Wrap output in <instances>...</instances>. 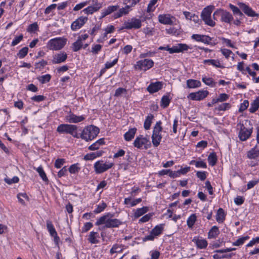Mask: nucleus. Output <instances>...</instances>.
<instances>
[{"instance_id":"obj_29","label":"nucleus","mask_w":259,"mask_h":259,"mask_svg":"<svg viewBox=\"0 0 259 259\" xmlns=\"http://www.w3.org/2000/svg\"><path fill=\"white\" fill-rule=\"evenodd\" d=\"M142 199L141 198L132 201V198L130 197L124 199V204L127 205L128 207H133L140 203Z\"/></svg>"},{"instance_id":"obj_11","label":"nucleus","mask_w":259,"mask_h":259,"mask_svg":"<svg viewBox=\"0 0 259 259\" xmlns=\"http://www.w3.org/2000/svg\"><path fill=\"white\" fill-rule=\"evenodd\" d=\"M113 165L112 162H104L103 160H98L94 163V167L96 174H102L111 168Z\"/></svg>"},{"instance_id":"obj_56","label":"nucleus","mask_w":259,"mask_h":259,"mask_svg":"<svg viewBox=\"0 0 259 259\" xmlns=\"http://www.w3.org/2000/svg\"><path fill=\"white\" fill-rule=\"evenodd\" d=\"M102 46L99 44H94L92 47L91 52L97 54L101 50Z\"/></svg>"},{"instance_id":"obj_43","label":"nucleus","mask_w":259,"mask_h":259,"mask_svg":"<svg viewBox=\"0 0 259 259\" xmlns=\"http://www.w3.org/2000/svg\"><path fill=\"white\" fill-rule=\"evenodd\" d=\"M80 169L79 164L76 163L71 165L69 168L68 171L71 174H76L79 172Z\"/></svg>"},{"instance_id":"obj_13","label":"nucleus","mask_w":259,"mask_h":259,"mask_svg":"<svg viewBox=\"0 0 259 259\" xmlns=\"http://www.w3.org/2000/svg\"><path fill=\"white\" fill-rule=\"evenodd\" d=\"M154 62L151 59H145L137 61L135 65L136 69L146 71L153 66Z\"/></svg>"},{"instance_id":"obj_27","label":"nucleus","mask_w":259,"mask_h":259,"mask_svg":"<svg viewBox=\"0 0 259 259\" xmlns=\"http://www.w3.org/2000/svg\"><path fill=\"white\" fill-rule=\"evenodd\" d=\"M99 234L98 232L91 231L89 236L88 240L91 244H97L99 243Z\"/></svg>"},{"instance_id":"obj_60","label":"nucleus","mask_w":259,"mask_h":259,"mask_svg":"<svg viewBox=\"0 0 259 259\" xmlns=\"http://www.w3.org/2000/svg\"><path fill=\"white\" fill-rule=\"evenodd\" d=\"M212 39L213 38L212 37H211L208 35H204L202 42H203L205 44H207V45H212V44L214 45L215 43L214 42L212 43Z\"/></svg>"},{"instance_id":"obj_10","label":"nucleus","mask_w":259,"mask_h":259,"mask_svg":"<svg viewBox=\"0 0 259 259\" xmlns=\"http://www.w3.org/2000/svg\"><path fill=\"white\" fill-rule=\"evenodd\" d=\"M133 145L138 149L147 150L151 147V142L149 139L140 135L136 137Z\"/></svg>"},{"instance_id":"obj_63","label":"nucleus","mask_w":259,"mask_h":259,"mask_svg":"<svg viewBox=\"0 0 259 259\" xmlns=\"http://www.w3.org/2000/svg\"><path fill=\"white\" fill-rule=\"evenodd\" d=\"M259 183V179L250 181L247 184V190L250 189Z\"/></svg>"},{"instance_id":"obj_55","label":"nucleus","mask_w":259,"mask_h":259,"mask_svg":"<svg viewBox=\"0 0 259 259\" xmlns=\"http://www.w3.org/2000/svg\"><path fill=\"white\" fill-rule=\"evenodd\" d=\"M93 227V224L91 222H87L84 223L83 226L81 228L82 233H85L89 231Z\"/></svg>"},{"instance_id":"obj_36","label":"nucleus","mask_w":259,"mask_h":259,"mask_svg":"<svg viewBox=\"0 0 259 259\" xmlns=\"http://www.w3.org/2000/svg\"><path fill=\"white\" fill-rule=\"evenodd\" d=\"M201 83L199 80L189 79L187 80V85L189 88H196L200 87Z\"/></svg>"},{"instance_id":"obj_20","label":"nucleus","mask_w":259,"mask_h":259,"mask_svg":"<svg viewBox=\"0 0 259 259\" xmlns=\"http://www.w3.org/2000/svg\"><path fill=\"white\" fill-rule=\"evenodd\" d=\"M67 54L65 52H60L54 54L52 56L51 63L53 64H61L66 61L67 59Z\"/></svg>"},{"instance_id":"obj_54","label":"nucleus","mask_w":259,"mask_h":259,"mask_svg":"<svg viewBox=\"0 0 259 259\" xmlns=\"http://www.w3.org/2000/svg\"><path fill=\"white\" fill-rule=\"evenodd\" d=\"M230 107L231 105L229 103H225L219 105L218 107L217 108V109L219 111H225L230 108Z\"/></svg>"},{"instance_id":"obj_4","label":"nucleus","mask_w":259,"mask_h":259,"mask_svg":"<svg viewBox=\"0 0 259 259\" xmlns=\"http://www.w3.org/2000/svg\"><path fill=\"white\" fill-rule=\"evenodd\" d=\"M100 129L94 125L86 126L83 128L80 134H78V138H81L86 142L94 140L99 134Z\"/></svg>"},{"instance_id":"obj_45","label":"nucleus","mask_w":259,"mask_h":259,"mask_svg":"<svg viewBox=\"0 0 259 259\" xmlns=\"http://www.w3.org/2000/svg\"><path fill=\"white\" fill-rule=\"evenodd\" d=\"M249 239L248 236H243L238 238L236 241L232 243V245L234 246H239L243 245L245 241Z\"/></svg>"},{"instance_id":"obj_22","label":"nucleus","mask_w":259,"mask_h":259,"mask_svg":"<svg viewBox=\"0 0 259 259\" xmlns=\"http://www.w3.org/2000/svg\"><path fill=\"white\" fill-rule=\"evenodd\" d=\"M192 242L195 244L197 248L199 249H205L208 245L207 240L200 237H194L192 239Z\"/></svg>"},{"instance_id":"obj_38","label":"nucleus","mask_w":259,"mask_h":259,"mask_svg":"<svg viewBox=\"0 0 259 259\" xmlns=\"http://www.w3.org/2000/svg\"><path fill=\"white\" fill-rule=\"evenodd\" d=\"M177 53H183L184 51H187L189 49H192V47L191 46H188L186 44H178L176 45Z\"/></svg>"},{"instance_id":"obj_17","label":"nucleus","mask_w":259,"mask_h":259,"mask_svg":"<svg viewBox=\"0 0 259 259\" xmlns=\"http://www.w3.org/2000/svg\"><path fill=\"white\" fill-rule=\"evenodd\" d=\"M89 37V35L87 33L81 34L77 37L76 40L74 42L71 47L73 52L79 51L83 46V42Z\"/></svg>"},{"instance_id":"obj_8","label":"nucleus","mask_w":259,"mask_h":259,"mask_svg":"<svg viewBox=\"0 0 259 259\" xmlns=\"http://www.w3.org/2000/svg\"><path fill=\"white\" fill-rule=\"evenodd\" d=\"M214 9L213 6H208L204 8L201 13V18L205 24L213 27L215 25V22L211 18V13Z\"/></svg>"},{"instance_id":"obj_48","label":"nucleus","mask_w":259,"mask_h":259,"mask_svg":"<svg viewBox=\"0 0 259 259\" xmlns=\"http://www.w3.org/2000/svg\"><path fill=\"white\" fill-rule=\"evenodd\" d=\"M17 198L19 202L22 205H25V201L24 199L29 200V197L25 193H19L17 195Z\"/></svg>"},{"instance_id":"obj_61","label":"nucleus","mask_w":259,"mask_h":259,"mask_svg":"<svg viewBox=\"0 0 259 259\" xmlns=\"http://www.w3.org/2000/svg\"><path fill=\"white\" fill-rule=\"evenodd\" d=\"M222 54L225 57L226 59H228L231 54H233L232 51L227 49H221Z\"/></svg>"},{"instance_id":"obj_5","label":"nucleus","mask_w":259,"mask_h":259,"mask_svg":"<svg viewBox=\"0 0 259 259\" xmlns=\"http://www.w3.org/2000/svg\"><path fill=\"white\" fill-rule=\"evenodd\" d=\"M77 126L75 124L63 123L59 125L56 131L60 134H70L73 137L78 138Z\"/></svg>"},{"instance_id":"obj_9","label":"nucleus","mask_w":259,"mask_h":259,"mask_svg":"<svg viewBox=\"0 0 259 259\" xmlns=\"http://www.w3.org/2000/svg\"><path fill=\"white\" fill-rule=\"evenodd\" d=\"M214 15H219L220 17V21L229 24H232L233 21V15L227 10L218 9L214 12Z\"/></svg>"},{"instance_id":"obj_15","label":"nucleus","mask_w":259,"mask_h":259,"mask_svg":"<svg viewBox=\"0 0 259 259\" xmlns=\"http://www.w3.org/2000/svg\"><path fill=\"white\" fill-rule=\"evenodd\" d=\"M229 6L230 9L232 11L234 15L235 16H238L239 17V18L236 17L235 20L233 19L232 23L236 26H240L241 23V20L244 16L243 13L237 7L233 5L232 4H230Z\"/></svg>"},{"instance_id":"obj_6","label":"nucleus","mask_w":259,"mask_h":259,"mask_svg":"<svg viewBox=\"0 0 259 259\" xmlns=\"http://www.w3.org/2000/svg\"><path fill=\"white\" fill-rule=\"evenodd\" d=\"M67 39L63 37H55L49 40L47 44L48 49L53 51H59L64 47Z\"/></svg>"},{"instance_id":"obj_47","label":"nucleus","mask_w":259,"mask_h":259,"mask_svg":"<svg viewBox=\"0 0 259 259\" xmlns=\"http://www.w3.org/2000/svg\"><path fill=\"white\" fill-rule=\"evenodd\" d=\"M38 25L37 23V22H34L32 24H30L27 28V31L29 33H35L36 31L38 30Z\"/></svg>"},{"instance_id":"obj_40","label":"nucleus","mask_w":259,"mask_h":259,"mask_svg":"<svg viewBox=\"0 0 259 259\" xmlns=\"http://www.w3.org/2000/svg\"><path fill=\"white\" fill-rule=\"evenodd\" d=\"M218 160L217 156L214 152L209 154L208 156V162L210 165L213 166L215 165Z\"/></svg>"},{"instance_id":"obj_7","label":"nucleus","mask_w":259,"mask_h":259,"mask_svg":"<svg viewBox=\"0 0 259 259\" xmlns=\"http://www.w3.org/2000/svg\"><path fill=\"white\" fill-rule=\"evenodd\" d=\"M161 124V121H157L153 129L151 136L152 142L153 145L156 147L160 144L162 139L161 132L162 127Z\"/></svg>"},{"instance_id":"obj_34","label":"nucleus","mask_w":259,"mask_h":259,"mask_svg":"<svg viewBox=\"0 0 259 259\" xmlns=\"http://www.w3.org/2000/svg\"><path fill=\"white\" fill-rule=\"evenodd\" d=\"M259 108V96L256 97L255 99L251 103L249 111L253 113L255 112Z\"/></svg>"},{"instance_id":"obj_1","label":"nucleus","mask_w":259,"mask_h":259,"mask_svg":"<svg viewBox=\"0 0 259 259\" xmlns=\"http://www.w3.org/2000/svg\"><path fill=\"white\" fill-rule=\"evenodd\" d=\"M141 0H123V3L126 5L125 7L120 8L118 5H110L102 10L101 16L99 18L102 19L113 13V18L116 19L121 17L123 15H127L130 12V9L135 6Z\"/></svg>"},{"instance_id":"obj_64","label":"nucleus","mask_w":259,"mask_h":259,"mask_svg":"<svg viewBox=\"0 0 259 259\" xmlns=\"http://www.w3.org/2000/svg\"><path fill=\"white\" fill-rule=\"evenodd\" d=\"M118 58H116L112 62H107L105 64V67L108 69L114 66L118 62Z\"/></svg>"},{"instance_id":"obj_62","label":"nucleus","mask_w":259,"mask_h":259,"mask_svg":"<svg viewBox=\"0 0 259 259\" xmlns=\"http://www.w3.org/2000/svg\"><path fill=\"white\" fill-rule=\"evenodd\" d=\"M127 91L125 89L122 88H119L115 91L114 94V97H118L120 96L122 94L126 93Z\"/></svg>"},{"instance_id":"obj_24","label":"nucleus","mask_w":259,"mask_h":259,"mask_svg":"<svg viewBox=\"0 0 259 259\" xmlns=\"http://www.w3.org/2000/svg\"><path fill=\"white\" fill-rule=\"evenodd\" d=\"M85 118L84 115L78 116L70 113L66 116V119L69 123H77L83 121Z\"/></svg>"},{"instance_id":"obj_30","label":"nucleus","mask_w":259,"mask_h":259,"mask_svg":"<svg viewBox=\"0 0 259 259\" xmlns=\"http://www.w3.org/2000/svg\"><path fill=\"white\" fill-rule=\"evenodd\" d=\"M226 215L224 209L222 208H219L216 214V221L219 223H223L225 220Z\"/></svg>"},{"instance_id":"obj_58","label":"nucleus","mask_w":259,"mask_h":259,"mask_svg":"<svg viewBox=\"0 0 259 259\" xmlns=\"http://www.w3.org/2000/svg\"><path fill=\"white\" fill-rule=\"evenodd\" d=\"M158 0H150L149 4L147 7V11L151 12L154 10L155 7H154L155 5L157 2Z\"/></svg>"},{"instance_id":"obj_31","label":"nucleus","mask_w":259,"mask_h":259,"mask_svg":"<svg viewBox=\"0 0 259 259\" xmlns=\"http://www.w3.org/2000/svg\"><path fill=\"white\" fill-rule=\"evenodd\" d=\"M137 132V128L135 127L131 128L126 132L124 135V138L126 141H131L135 137Z\"/></svg>"},{"instance_id":"obj_53","label":"nucleus","mask_w":259,"mask_h":259,"mask_svg":"<svg viewBox=\"0 0 259 259\" xmlns=\"http://www.w3.org/2000/svg\"><path fill=\"white\" fill-rule=\"evenodd\" d=\"M48 64V62L45 60H41L38 62L35 63L34 66L36 69H42Z\"/></svg>"},{"instance_id":"obj_42","label":"nucleus","mask_w":259,"mask_h":259,"mask_svg":"<svg viewBox=\"0 0 259 259\" xmlns=\"http://www.w3.org/2000/svg\"><path fill=\"white\" fill-rule=\"evenodd\" d=\"M197 219L196 214H192L187 220V224L189 228H192L195 224Z\"/></svg>"},{"instance_id":"obj_59","label":"nucleus","mask_w":259,"mask_h":259,"mask_svg":"<svg viewBox=\"0 0 259 259\" xmlns=\"http://www.w3.org/2000/svg\"><path fill=\"white\" fill-rule=\"evenodd\" d=\"M57 7V4H53L47 7L46 9L45 10V14H49L51 12H54V11L55 10Z\"/></svg>"},{"instance_id":"obj_25","label":"nucleus","mask_w":259,"mask_h":259,"mask_svg":"<svg viewBox=\"0 0 259 259\" xmlns=\"http://www.w3.org/2000/svg\"><path fill=\"white\" fill-rule=\"evenodd\" d=\"M246 157L249 160H259V149H257V145H255L247 152Z\"/></svg>"},{"instance_id":"obj_16","label":"nucleus","mask_w":259,"mask_h":259,"mask_svg":"<svg viewBox=\"0 0 259 259\" xmlns=\"http://www.w3.org/2000/svg\"><path fill=\"white\" fill-rule=\"evenodd\" d=\"M141 26L142 21L140 19L133 18L131 20L124 22L123 28L126 29H138L140 28Z\"/></svg>"},{"instance_id":"obj_3","label":"nucleus","mask_w":259,"mask_h":259,"mask_svg":"<svg viewBox=\"0 0 259 259\" xmlns=\"http://www.w3.org/2000/svg\"><path fill=\"white\" fill-rule=\"evenodd\" d=\"M87 5H89V6L84 9L81 12L89 15L99 11L102 8L103 3L99 2L98 0L86 1L76 5L73 10L74 11H77Z\"/></svg>"},{"instance_id":"obj_19","label":"nucleus","mask_w":259,"mask_h":259,"mask_svg":"<svg viewBox=\"0 0 259 259\" xmlns=\"http://www.w3.org/2000/svg\"><path fill=\"white\" fill-rule=\"evenodd\" d=\"M238 8L241 10L243 13L248 17H257L259 16V14L256 13L248 5L243 3H238Z\"/></svg>"},{"instance_id":"obj_26","label":"nucleus","mask_w":259,"mask_h":259,"mask_svg":"<svg viewBox=\"0 0 259 259\" xmlns=\"http://www.w3.org/2000/svg\"><path fill=\"white\" fill-rule=\"evenodd\" d=\"M104 152L102 150L88 153L83 156V159L85 161L93 160L97 157H101Z\"/></svg>"},{"instance_id":"obj_2","label":"nucleus","mask_w":259,"mask_h":259,"mask_svg":"<svg viewBox=\"0 0 259 259\" xmlns=\"http://www.w3.org/2000/svg\"><path fill=\"white\" fill-rule=\"evenodd\" d=\"M114 213L106 212L97 219L95 225L99 226L104 225L106 228H118L123 224V222L118 219L114 218Z\"/></svg>"},{"instance_id":"obj_57","label":"nucleus","mask_w":259,"mask_h":259,"mask_svg":"<svg viewBox=\"0 0 259 259\" xmlns=\"http://www.w3.org/2000/svg\"><path fill=\"white\" fill-rule=\"evenodd\" d=\"M121 251L122 249L121 248L120 246L119 245L116 244L113 245L110 250V252L111 254H113L114 253L120 252Z\"/></svg>"},{"instance_id":"obj_50","label":"nucleus","mask_w":259,"mask_h":259,"mask_svg":"<svg viewBox=\"0 0 259 259\" xmlns=\"http://www.w3.org/2000/svg\"><path fill=\"white\" fill-rule=\"evenodd\" d=\"M202 81L210 87H213L215 85V82L213 79L211 77H207L204 76L202 78Z\"/></svg>"},{"instance_id":"obj_49","label":"nucleus","mask_w":259,"mask_h":259,"mask_svg":"<svg viewBox=\"0 0 259 259\" xmlns=\"http://www.w3.org/2000/svg\"><path fill=\"white\" fill-rule=\"evenodd\" d=\"M36 171L39 174V176L41 178L42 180L45 182L48 181L47 177L42 166H40L37 167Z\"/></svg>"},{"instance_id":"obj_12","label":"nucleus","mask_w":259,"mask_h":259,"mask_svg":"<svg viewBox=\"0 0 259 259\" xmlns=\"http://www.w3.org/2000/svg\"><path fill=\"white\" fill-rule=\"evenodd\" d=\"M159 22L164 25H176L179 21L176 17L169 14H160L158 16Z\"/></svg>"},{"instance_id":"obj_35","label":"nucleus","mask_w":259,"mask_h":259,"mask_svg":"<svg viewBox=\"0 0 259 259\" xmlns=\"http://www.w3.org/2000/svg\"><path fill=\"white\" fill-rule=\"evenodd\" d=\"M154 119V115L152 114H149L146 117L144 123V127L146 130L150 128L152 120Z\"/></svg>"},{"instance_id":"obj_33","label":"nucleus","mask_w":259,"mask_h":259,"mask_svg":"<svg viewBox=\"0 0 259 259\" xmlns=\"http://www.w3.org/2000/svg\"><path fill=\"white\" fill-rule=\"evenodd\" d=\"M163 229L164 224H160L155 226L150 232L155 237H156L159 236L162 233Z\"/></svg>"},{"instance_id":"obj_28","label":"nucleus","mask_w":259,"mask_h":259,"mask_svg":"<svg viewBox=\"0 0 259 259\" xmlns=\"http://www.w3.org/2000/svg\"><path fill=\"white\" fill-rule=\"evenodd\" d=\"M220 234V230L219 228L216 226H213L209 230L208 232V239H215Z\"/></svg>"},{"instance_id":"obj_21","label":"nucleus","mask_w":259,"mask_h":259,"mask_svg":"<svg viewBox=\"0 0 259 259\" xmlns=\"http://www.w3.org/2000/svg\"><path fill=\"white\" fill-rule=\"evenodd\" d=\"M87 17L80 16L73 21L71 25V29L73 31H76L80 29L88 21Z\"/></svg>"},{"instance_id":"obj_18","label":"nucleus","mask_w":259,"mask_h":259,"mask_svg":"<svg viewBox=\"0 0 259 259\" xmlns=\"http://www.w3.org/2000/svg\"><path fill=\"white\" fill-rule=\"evenodd\" d=\"M209 94L206 90H199L196 92L191 93L187 98L193 101H201L205 98Z\"/></svg>"},{"instance_id":"obj_51","label":"nucleus","mask_w":259,"mask_h":259,"mask_svg":"<svg viewBox=\"0 0 259 259\" xmlns=\"http://www.w3.org/2000/svg\"><path fill=\"white\" fill-rule=\"evenodd\" d=\"M23 39V35L21 34L18 36H16L11 42V46L14 47L19 44Z\"/></svg>"},{"instance_id":"obj_39","label":"nucleus","mask_w":259,"mask_h":259,"mask_svg":"<svg viewBox=\"0 0 259 259\" xmlns=\"http://www.w3.org/2000/svg\"><path fill=\"white\" fill-rule=\"evenodd\" d=\"M170 102L169 95H164L161 99L160 106L163 108H166L169 106Z\"/></svg>"},{"instance_id":"obj_32","label":"nucleus","mask_w":259,"mask_h":259,"mask_svg":"<svg viewBox=\"0 0 259 259\" xmlns=\"http://www.w3.org/2000/svg\"><path fill=\"white\" fill-rule=\"evenodd\" d=\"M203 63L208 64L209 65H211L213 66V67H217V68H224V66L221 64V62L219 60H215V59H207L204 60L203 61Z\"/></svg>"},{"instance_id":"obj_37","label":"nucleus","mask_w":259,"mask_h":259,"mask_svg":"<svg viewBox=\"0 0 259 259\" xmlns=\"http://www.w3.org/2000/svg\"><path fill=\"white\" fill-rule=\"evenodd\" d=\"M149 210L148 207L147 206H143L141 208H137L134 214L135 218H139Z\"/></svg>"},{"instance_id":"obj_41","label":"nucleus","mask_w":259,"mask_h":259,"mask_svg":"<svg viewBox=\"0 0 259 259\" xmlns=\"http://www.w3.org/2000/svg\"><path fill=\"white\" fill-rule=\"evenodd\" d=\"M51 75L50 74H47L41 76H38L37 79L41 84H45L49 82L51 79Z\"/></svg>"},{"instance_id":"obj_23","label":"nucleus","mask_w":259,"mask_h":259,"mask_svg":"<svg viewBox=\"0 0 259 259\" xmlns=\"http://www.w3.org/2000/svg\"><path fill=\"white\" fill-rule=\"evenodd\" d=\"M162 87L163 83L161 81L151 82L147 88V90L150 94H153L160 90Z\"/></svg>"},{"instance_id":"obj_44","label":"nucleus","mask_w":259,"mask_h":259,"mask_svg":"<svg viewBox=\"0 0 259 259\" xmlns=\"http://www.w3.org/2000/svg\"><path fill=\"white\" fill-rule=\"evenodd\" d=\"M106 207V203L102 201L101 203L97 205L96 208L94 210V212L96 214L101 213L104 210Z\"/></svg>"},{"instance_id":"obj_46","label":"nucleus","mask_w":259,"mask_h":259,"mask_svg":"<svg viewBox=\"0 0 259 259\" xmlns=\"http://www.w3.org/2000/svg\"><path fill=\"white\" fill-rule=\"evenodd\" d=\"M28 52V48L25 47L19 51L18 53L17 54V56L19 59H23L27 55Z\"/></svg>"},{"instance_id":"obj_14","label":"nucleus","mask_w":259,"mask_h":259,"mask_svg":"<svg viewBox=\"0 0 259 259\" xmlns=\"http://www.w3.org/2000/svg\"><path fill=\"white\" fill-rule=\"evenodd\" d=\"M238 126L240 127V130L238 133V137L240 141H245L247 140L251 136L252 130V128H247L242 123H239Z\"/></svg>"},{"instance_id":"obj_52","label":"nucleus","mask_w":259,"mask_h":259,"mask_svg":"<svg viewBox=\"0 0 259 259\" xmlns=\"http://www.w3.org/2000/svg\"><path fill=\"white\" fill-rule=\"evenodd\" d=\"M249 105V101L247 100H244L240 105L239 112L241 113L245 111L248 107Z\"/></svg>"}]
</instances>
